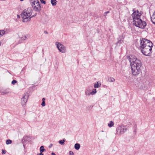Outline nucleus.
Masks as SVG:
<instances>
[{
    "label": "nucleus",
    "mask_w": 155,
    "mask_h": 155,
    "mask_svg": "<svg viewBox=\"0 0 155 155\" xmlns=\"http://www.w3.org/2000/svg\"><path fill=\"white\" fill-rule=\"evenodd\" d=\"M133 13L131 15L133 20V24L140 28H144L146 25V23L145 21H143L140 19V17L142 14V12H139L138 10L133 9L132 10Z\"/></svg>",
    "instance_id": "f257e3e1"
},
{
    "label": "nucleus",
    "mask_w": 155,
    "mask_h": 155,
    "mask_svg": "<svg viewBox=\"0 0 155 155\" xmlns=\"http://www.w3.org/2000/svg\"><path fill=\"white\" fill-rule=\"evenodd\" d=\"M129 60L132 74L134 75L139 74L141 72L140 68L141 64L140 61L135 56L132 55L130 56Z\"/></svg>",
    "instance_id": "f03ea898"
},
{
    "label": "nucleus",
    "mask_w": 155,
    "mask_h": 155,
    "mask_svg": "<svg viewBox=\"0 0 155 155\" xmlns=\"http://www.w3.org/2000/svg\"><path fill=\"white\" fill-rule=\"evenodd\" d=\"M32 12V10L30 8H28L25 9L21 13V16L23 19L22 21L25 22L30 20L31 18L33 17L36 16L33 15L31 16Z\"/></svg>",
    "instance_id": "7ed1b4c3"
},
{
    "label": "nucleus",
    "mask_w": 155,
    "mask_h": 155,
    "mask_svg": "<svg viewBox=\"0 0 155 155\" xmlns=\"http://www.w3.org/2000/svg\"><path fill=\"white\" fill-rule=\"evenodd\" d=\"M153 47V44L152 42L149 43L148 45L144 47L141 51L142 53L145 55L146 56H150L152 53V48Z\"/></svg>",
    "instance_id": "20e7f679"
},
{
    "label": "nucleus",
    "mask_w": 155,
    "mask_h": 155,
    "mask_svg": "<svg viewBox=\"0 0 155 155\" xmlns=\"http://www.w3.org/2000/svg\"><path fill=\"white\" fill-rule=\"evenodd\" d=\"M31 4L35 11H38L41 9V6L38 0H30Z\"/></svg>",
    "instance_id": "39448f33"
},
{
    "label": "nucleus",
    "mask_w": 155,
    "mask_h": 155,
    "mask_svg": "<svg viewBox=\"0 0 155 155\" xmlns=\"http://www.w3.org/2000/svg\"><path fill=\"white\" fill-rule=\"evenodd\" d=\"M151 42V41L145 38L140 39V48L141 51L143 49L144 47H145V46H146L147 45H148V44H149V43H150Z\"/></svg>",
    "instance_id": "423d86ee"
},
{
    "label": "nucleus",
    "mask_w": 155,
    "mask_h": 155,
    "mask_svg": "<svg viewBox=\"0 0 155 155\" xmlns=\"http://www.w3.org/2000/svg\"><path fill=\"white\" fill-rule=\"evenodd\" d=\"M127 130V128L124 126H120L116 129L117 134H124Z\"/></svg>",
    "instance_id": "0eeeda50"
},
{
    "label": "nucleus",
    "mask_w": 155,
    "mask_h": 155,
    "mask_svg": "<svg viewBox=\"0 0 155 155\" xmlns=\"http://www.w3.org/2000/svg\"><path fill=\"white\" fill-rule=\"evenodd\" d=\"M56 45L59 51L62 53H64L66 51V50L64 46L58 42H56Z\"/></svg>",
    "instance_id": "6e6552de"
},
{
    "label": "nucleus",
    "mask_w": 155,
    "mask_h": 155,
    "mask_svg": "<svg viewBox=\"0 0 155 155\" xmlns=\"http://www.w3.org/2000/svg\"><path fill=\"white\" fill-rule=\"evenodd\" d=\"M29 95L28 93H26L24 94L21 98V104L22 105H24L27 103L28 98Z\"/></svg>",
    "instance_id": "1a4fd4ad"
},
{
    "label": "nucleus",
    "mask_w": 155,
    "mask_h": 155,
    "mask_svg": "<svg viewBox=\"0 0 155 155\" xmlns=\"http://www.w3.org/2000/svg\"><path fill=\"white\" fill-rule=\"evenodd\" d=\"M18 36L19 38H20L22 40H25L27 38L25 35L22 33L19 34Z\"/></svg>",
    "instance_id": "9d476101"
},
{
    "label": "nucleus",
    "mask_w": 155,
    "mask_h": 155,
    "mask_svg": "<svg viewBox=\"0 0 155 155\" xmlns=\"http://www.w3.org/2000/svg\"><path fill=\"white\" fill-rule=\"evenodd\" d=\"M151 19L153 23L155 24V11L153 13L152 16L151 17Z\"/></svg>",
    "instance_id": "9b49d317"
},
{
    "label": "nucleus",
    "mask_w": 155,
    "mask_h": 155,
    "mask_svg": "<svg viewBox=\"0 0 155 155\" xmlns=\"http://www.w3.org/2000/svg\"><path fill=\"white\" fill-rule=\"evenodd\" d=\"M115 80V79L111 77H109L108 78V81L109 82H114Z\"/></svg>",
    "instance_id": "f8f14e48"
},
{
    "label": "nucleus",
    "mask_w": 155,
    "mask_h": 155,
    "mask_svg": "<svg viewBox=\"0 0 155 155\" xmlns=\"http://www.w3.org/2000/svg\"><path fill=\"white\" fill-rule=\"evenodd\" d=\"M85 94L87 96L91 95V90L87 89H86L85 91Z\"/></svg>",
    "instance_id": "ddd939ff"
},
{
    "label": "nucleus",
    "mask_w": 155,
    "mask_h": 155,
    "mask_svg": "<svg viewBox=\"0 0 155 155\" xmlns=\"http://www.w3.org/2000/svg\"><path fill=\"white\" fill-rule=\"evenodd\" d=\"M3 93L4 94H7L10 93V90L9 89H6L4 90Z\"/></svg>",
    "instance_id": "4468645a"
},
{
    "label": "nucleus",
    "mask_w": 155,
    "mask_h": 155,
    "mask_svg": "<svg viewBox=\"0 0 155 155\" xmlns=\"http://www.w3.org/2000/svg\"><path fill=\"white\" fill-rule=\"evenodd\" d=\"M80 147V145L79 143H76L74 145V148L76 150H78Z\"/></svg>",
    "instance_id": "2eb2a0df"
},
{
    "label": "nucleus",
    "mask_w": 155,
    "mask_h": 155,
    "mask_svg": "<svg viewBox=\"0 0 155 155\" xmlns=\"http://www.w3.org/2000/svg\"><path fill=\"white\" fill-rule=\"evenodd\" d=\"M101 85V83L99 82H97L96 83L94 84V87L95 88H98Z\"/></svg>",
    "instance_id": "dca6fc26"
},
{
    "label": "nucleus",
    "mask_w": 155,
    "mask_h": 155,
    "mask_svg": "<svg viewBox=\"0 0 155 155\" xmlns=\"http://www.w3.org/2000/svg\"><path fill=\"white\" fill-rule=\"evenodd\" d=\"M114 122L112 121H110L108 124V126L109 127H113L114 125Z\"/></svg>",
    "instance_id": "f3484780"
},
{
    "label": "nucleus",
    "mask_w": 155,
    "mask_h": 155,
    "mask_svg": "<svg viewBox=\"0 0 155 155\" xmlns=\"http://www.w3.org/2000/svg\"><path fill=\"white\" fill-rule=\"evenodd\" d=\"M51 2L52 5L53 6L56 5L57 4L56 0H51Z\"/></svg>",
    "instance_id": "a211bd4d"
},
{
    "label": "nucleus",
    "mask_w": 155,
    "mask_h": 155,
    "mask_svg": "<svg viewBox=\"0 0 155 155\" xmlns=\"http://www.w3.org/2000/svg\"><path fill=\"white\" fill-rule=\"evenodd\" d=\"M5 31L4 30H0V37L3 36L5 34Z\"/></svg>",
    "instance_id": "6ab92c4d"
},
{
    "label": "nucleus",
    "mask_w": 155,
    "mask_h": 155,
    "mask_svg": "<svg viewBox=\"0 0 155 155\" xmlns=\"http://www.w3.org/2000/svg\"><path fill=\"white\" fill-rule=\"evenodd\" d=\"M65 139H64L62 140H60L59 141V143L62 145H64V142L65 141Z\"/></svg>",
    "instance_id": "aec40b11"
},
{
    "label": "nucleus",
    "mask_w": 155,
    "mask_h": 155,
    "mask_svg": "<svg viewBox=\"0 0 155 155\" xmlns=\"http://www.w3.org/2000/svg\"><path fill=\"white\" fill-rule=\"evenodd\" d=\"M45 98H43L42 99V104H41V105L43 107L45 106Z\"/></svg>",
    "instance_id": "412c9836"
},
{
    "label": "nucleus",
    "mask_w": 155,
    "mask_h": 155,
    "mask_svg": "<svg viewBox=\"0 0 155 155\" xmlns=\"http://www.w3.org/2000/svg\"><path fill=\"white\" fill-rule=\"evenodd\" d=\"M45 149H44L43 146H41L40 147V152L42 153Z\"/></svg>",
    "instance_id": "4be33fe9"
},
{
    "label": "nucleus",
    "mask_w": 155,
    "mask_h": 155,
    "mask_svg": "<svg viewBox=\"0 0 155 155\" xmlns=\"http://www.w3.org/2000/svg\"><path fill=\"white\" fill-rule=\"evenodd\" d=\"M97 92L96 90V89H94L91 92V95H93L95 94Z\"/></svg>",
    "instance_id": "5701e85b"
},
{
    "label": "nucleus",
    "mask_w": 155,
    "mask_h": 155,
    "mask_svg": "<svg viewBox=\"0 0 155 155\" xmlns=\"http://www.w3.org/2000/svg\"><path fill=\"white\" fill-rule=\"evenodd\" d=\"M12 143V141L10 140H8L6 141V144H11Z\"/></svg>",
    "instance_id": "b1692460"
},
{
    "label": "nucleus",
    "mask_w": 155,
    "mask_h": 155,
    "mask_svg": "<svg viewBox=\"0 0 155 155\" xmlns=\"http://www.w3.org/2000/svg\"><path fill=\"white\" fill-rule=\"evenodd\" d=\"M17 82V81L14 80L12 81V83L13 84H15Z\"/></svg>",
    "instance_id": "393cba45"
},
{
    "label": "nucleus",
    "mask_w": 155,
    "mask_h": 155,
    "mask_svg": "<svg viewBox=\"0 0 155 155\" xmlns=\"http://www.w3.org/2000/svg\"><path fill=\"white\" fill-rule=\"evenodd\" d=\"M69 155H73L74 154V153L72 151H70L69 152Z\"/></svg>",
    "instance_id": "a878e982"
},
{
    "label": "nucleus",
    "mask_w": 155,
    "mask_h": 155,
    "mask_svg": "<svg viewBox=\"0 0 155 155\" xmlns=\"http://www.w3.org/2000/svg\"><path fill=\"white\" fill-rule=\"evenodd\" d=\"M109 13V11H107V12H105L104 13V16H106L107 15V14L108 13Z\"/></svg>",
    "instance_id": "bb28decb"
},
{
    "label": "nucleus",
    "mask_w": 155,
    "mask_h": 155,
    "mask_svg": "<svg viewBox=\"0 0 155 155\" xmlns=\"http://www.w3.org/2000/svg\"><path fill=\"white\" fill-rule=\"evenodd\" d=\"M40 1L42 3H43L44 4H46V2L45 1H43V0H40Z\"/></svg>",
    "instance_id": "cd10ccee"
},
{
    "label": "nucleus",
    "mask_w": 155,
    "mask_h": 155,
    "mask_svg": "<svg viewBox=\"0 0 155 155\" xmlns=\"http://www.w3.org/2000/svg\"><path fill=\"white\" fill-rule=\"evenodd\" d=\"M6 151L5 150H2V154H4L6 153Z\"/></svg>",
    "instance_id": "c85d7f7f"
},
{
    "label": "nucleus",
    "mask_w": 155,
    "mask_h": 155,
    "mask_svg": "<svg viewBox=\"0 0 155 155\" xmlns=\"http://www.w3.org/2000/svg\"><path fill=\"white\" fill-rule=\"evenodd\" d=\"M122 41L121 40H119L117 43V44H120L122 43Z\"/></svg>",
    "instance_id": "c756f323"
},
{
    "label": "nucleus",
    "mask_w": 155,
    "mask_h": 155,
    "mask_svg": "<svg viewBox=\"0 0 155 155\" xmlns=\"http://www.w3.org/2000/svg\"><path fill=\"white\" fill-rule=\"evenodd\" d=\"M52 146H53V144H52V143H51V144H50V145L49 146V147H49V148H51V147Z\"/></svg>",
    "instance_id": "7c9ffc66"
},
{
    "label": "nucleus",
    "mask_w": 155,
    "mask_h": 155,
    "mask_svg": "<svg viewBox=\"0 0 155 155\" xmlns=\"http://www.w3.org/2000/svg\"><path fill=\"white\" fill-rule=\"evenodd\" d=\"M44 33L45 34H48V31H44Z\"/></svg>",
    "instance_id": "2f4dec72"
},
{
    "label": "nucleus",
    "mask_w": 155,
    "mask_h": 155,
    "mask_svg": "<svg viewBox=\"0 0 155 155\" xmlns=\"http://www.w3.org/2000/svg\"><path fill=\"white\" fill-rule=\"evenodd\" d=\"M38 155H44L43 154V153H39Z\"/></svg>",
    "instance_id": "473e14b6"
},
{
    "label": "nucleus",
    "mask_w": 155,
    "mask_h": 155,
    "mask_svg": "<svg viewBox=\"0 0 155 155\" xmlns=\"http://www.w3.org/2000/svg\"><path fill=\"white\" fill-rule=\"evenodd\" d=\"M51 154L52 155H56V154L54 153H52Z\"/></svg>",
    "instance_id": "72a5a7b5"
},
{
    "label": "nucleus",
    "mask_w": 155,
    "mask_h": 155,
    "mask_svg": "<svg viewBox=\"0 0 155 155\" xmlns=\"http://www.w3.org/2000/svg\"><path fill=\"white\" fill-rule=\"evenodd\" d=\"M17 16H18V17H20V16L19 15H17Z\"/></svg>",
    "instance_id": "f704fd0d"
},
{
    "label": "nucleus",
    "mask_w": 155,
    "mask_h": 155,
    "mask_svg": "<svg viewBox=\"0 0 155 155\" xmlns=\"http://www.w3.org/2000/svg\"><path fill=\"white\" fill-rule=\"evenodd\" d=\"M24 0H20V1H23Z\"/></svg>",
    "instance_id": "c9c22d12"
},
{
    "label": "nucleus",
    "mask_w": 155,
    "mask_h": 155,
    "mask_svg": "<svg viewBox=\"0 0 155 155\" xmlns=\"http://www.w3.org/2000/svg\"><path fill=\"white\" fill-rule=\"evenodd\" d=\"M1 42H0V46L1 45Z\"/></svg>",
    "instance_id": "e433bc0d"
}]
</instances>
